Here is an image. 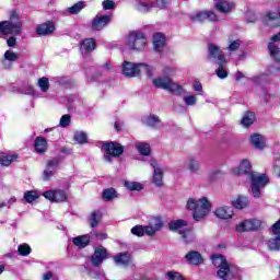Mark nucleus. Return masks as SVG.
Returning a JSON list of instances; mask_svg holds the SVG:
<instances>
[{
    "mask_svg": "<svg viewBox=\"0 0 280 280\" xmlns=\"http://www.w3.org/2000/svg\"><path fill=\"white\" fill-rule=\"evenodd\" d=\"M8 47H16V37L11 36L8 40H7Z\"/></svg>",
    "mask_w": 280,
    "mask_h": 280,
    "instance_id": "61",
    "label": "nucleus"
},
{
    "mask_svg": "<svg viewBox=\"0 0 280 280\" xmlns=\"http://www.w3.org/2000/svg\"><path fill=\"white\" fill-rule=\"evenodd\" d=\"M192 89L198 93H202V83L195 81L192 84Z\"/></svg>",
    "mask_w": 280,
    "mask_h": 280,
    "instance_id": "60",
    "label": "nucleus"
},
{
    "mask_svg": "<svg viewBox=\"0 0 280 280\" xmlns=\"http://www.w3.org/2000/svg\"><path fill=\"white\" fill-rule=\"evenodd\" d=\"M114 261L117 264V266H129V264L132 261V256L130 253H120L114 256Z\"/></svg>",
    "mask_w": 280,
    "mask_h": 280,
    "instance_id": "23",
    "label": "nucleus"
},
{
    "mask_svg": "<svg viewBox=\"0 0 280 280\" xmlns=\"http://www.w3.org/2000/svg\"><path fill=\"white\" fill-rule=\"evenodd\" d=\"M264 222L259 219L245 220L236 225L237 233H244L246 231H259Z\"/></svg>",
    "mask_w": 280,
    "mask_h": 280,
    "instance_id": "11",
    "label": "nucleus"
},
{
    "mask_svg": "<svg viewBox=\"0 0 280 280\" xmlns=\"http://www.w3.org/2000/svg\"><path fill=\"white\" fill-rule=\"evenodd\" d=\"M250 143L257 150H264L266 148V138L259 133H254L250 136Z\"/></svg>",
    "mask_w": 280,
    "mask_h": 280,
    "instance_id": "24",
    "label": "nucleus"
},
{
    "mask_svg": "<svg viewBox=\"0 0 280 280\" xmlns=\"http://www.w3.org/2000/svg\"><path fill=\"white\" fill-rule=\"evenodd\" d=\"M69 124H71V116L70 115H63L60 118L59 126H61V128H67V126H69Z\"/></svg>",
    "mask_w": 280,
    "mask_h": 280,
    "instance_id": "52",
    "label": "nucleus"
},
{
    "mask_svg": "<svg viewBox=\"0 0 280 280\" xmlns=\"http://www.w3.org/2000/svg\"><path fill=\"white\" fill-rule=\"evenodd\" d=\"M19 60V54L13 50H7L1 59L3 69H12V65Z\"/></svg>",
    "mask_w": 280,
    "mask_h": 280,
    "instance_id": "16",
    "label": "nucleus"
},
{
    "mask_svg": "<svg viewBox=\"0 0 280 280\" xmlns=\"http://www.w3.org/2000/svg\"><path fill=\"white\" fill-rule=\"evenodd\" d=\"M72 242L74 246H78V248H86V246H89V242H91V235L77 236Z\"/></svg>",
    "mask_w": 280,
    "mask_h": 280,
    "instance_id": "30",
    "label": "nucleus"
},
{
    "mask_svg": "<svg viewBox=\"0 0 280 280\" xmlns=\"http://www.w3.org/2000/svg\"><path fill=\"white\" fill-rule=\"evenodd\" d=\"M269 73H279V68H276L275 66H271L268 68Z\"/></svg>",
    "mask_w": 280,
    "mask_h": 280,
    "instance_id": "64",
    "label": "nucleus"
},
{
    "mask_svg": "<svg viewBox=\"0 0 280 280\" xmlns=\"http://www.w3.org/2000/svg\"><path fill=\"white\" fill-rule=\"evenodd\" d=\"M125 187L129 189V191H141V189H143V185L137 182H125Z\"/></svg>",
    "mask_w": 280,
    "mask_h": 280,
    "instance_id": "42",
    "label": "nucleus"
},
{
    "mask_svg": "<svg viewBox=\"0 0 280 280\" xmlns=\"http://www.w3.org/2000/svg\"><path fill=\"white\" fill-rule=\"evenodd\" d=\"M271 233L273 235H280V221L276 222L271 228Z\"/></svg>",
    "mask_w": 280,
    "mask_h": 280,
    "instance_id": "59",
    "label": "nucleus"
},
{
    "mask_svg": "<svg viewBox=\"0 0 280 280\" xmlns=\"http://www.w3.org/2000/svg\"><path fill=\"white\" fill-rule=\"evenodd\" d=\"M24 200L26 202H28V205H32V202H34V200H38V192H36L34 190H28V191L24 192Z\"/></svg>",
    "mask_w": 280,
    "mask_h": 280,
    "instance_id": "44",
    "label": "nucleus"
},
{
    "mask_svg": "<svg viewBox=\"0 0 280 280\" xmlns=\"http://www.w3.org/2000/svg\"><path fill=\"white\" fill-rule=\"evenodd\" d=\"M143 230L145 235H154L156 233L154 225H152L151 223L147 226H143Z\"/></svg>",
    "mask_w": 280,
    "mask_h": 280,
    "instance_id": "57",
    "label": "nucleus"
},
{
    "mask_svg": "<svg viewBox=\"0 0 280 280\" xmlns=\"http://www.w3.org/2000/svg\"><path fill=\"white\" fill-rule=\"evenodd\" d=\"M35 150L38 154H45L47 152V140L43 137H37L35 139Z\"/></svg>",
    "mask_w": 280,
    "mask_h": 280,
    "instance_id": "29",
    "label": "nucleus"
},
{
    "mask_svg": "<svg viewBox=\"0 0 280 280\" xmlns=\"http://www.w3.org/2000/svg\"><path fill=\"white\" fill-rule=\"evenodd\" d=\"M183 102L186 106H196V104H198V98L194 94L184 95Z\"/></svg>",
    "mask_w": 280,
    "mask_h": 280,
    "instance_id": "43",
    "label": "nucleus"
},
{
    "mask_svg": "<svg viewBox=\"0 0 280 280\" xmlns=\"http://www.w3.org/2000/svg\"><path fill=\"white\" fill-rule=\"evenodd\" d=\"M242 126H244V128H248L249 126H253V124H255V114L247 112L242 120H241Z\"/></svg>",
    "mask_w": 280,
    "mask_h": 280,
    "instance_id": "34",
    "label": "nucleus"
},
{
    "mask_svg": "<svg viewBox=\"0 0 280 280\" xmlns=\"http://www.w3.org/2000/svg\"><path fill=\"white\" fill-rule=\"evenodd\" d=\"M95 39L93 38H85L81 42L80 51L84 56L86 54H91V51H95Z\"/></svg>",
    "mask_w": 280,
    "mask_h": 280,
    "instance_id": "20",
    "label": "nucleus"
},
{
    "mask_svg": "<svg viewBox=\"0 0 280 280\" xmlns=\"http://www.w3.org/2000/svg\"><path fill=\"white\" fill-rule=\"evenodd\" d=\"M112 21V15L96 14L91 22V28L94 32H102Z\"/></svg>",
    "mask_w": 280,
    "mask_h": 280,
    "instance_id": "13",
    "label": "nucleus"
},
{
    "mask_svg": "<svg viewBox=\"0 0 280 280\" xmlns=\"http://www.w3.org/2000/svg\"><path fill=\"white\" fill-rule=\"evenodd\" d=\"M190 21L194 23H203V21L218 22V15L213 11H198L190 15Z\"/></svg>",
    "mask_w": 280,
    "mask_h": 280,
    "instance_id": "12",
    "label": "nucleus"
},
{
    "mask_svg": "<svg viewBox=\"0 0 280 280\" xmlns=\"http://www.w3.org/2000/svg\"><path fill=\"white\" fill-rule=\"evenodd\" d=\"M153 167V183L156 187H163V168L156 164V161L151 162Z\"/></svg>",
    "mask_w": 280,
    "mask_h": 280,
    "instance_id": "18",
    "label": "nucleus"
},
{
    "mask_svg": "<svg viewBox=\"0 0 280 280\" xmlns=\"http://www.w3.org/2000/svg\"><path fill=\"white\" fill-rule=\"evenodd\" d=\"M85 5L86 4L83 1L77 2L72 7L68 8L67 12H69V14H80V12L84 10Z\"/></svg>",
    "mask_w": 280,
    "mask_h": 280,
    "instance_id": "36",
    "label": "nucleus"
},
{
    "mask_svg": "<svg viewBox=\"0 0 280 280\" xmlns=\"http://www.w3.org/2000/svg\"><path fill=\"white\" fill-rule=\"evenodd\" d=\"M219 68L217 69L215 73L218 75V78H220L221 80H224V78L229 77V72H226V65H218Z\"/></svg>",
    "mask_w": 280,
    "mask_h": 280,
    "instance_id": "46",
    "label": "nucleus"
},
{
    "mask_svg": "<svg viewBox=\"0 0 280 280\" xmlns=\"http://www.w3.org/2000/svg\"><path fill=\"white\" fill-rule=\"evenodd\" d=\"M103 10H115L117 4H115V1L113 0H105L102 2Z\"/></svg>",
    "mask_w": 280,
    "mask_h": 280,
    "instance_id": "51",
    "label": "nucleus"
},
{
    "mask_svg": "<svg viewBox=\"0 0 280 280\" xmlns=\"http://www.w3.org/2000/svg\"><path fill=\"white\" fill-rule=\"evenodd\" d=\"M90 237H91V240H93V237H96V240H100L102 242L104 240H107L108 235L104 234V233L97 234L96 232H91Z\"/></svg>",
    "mask_w": 280,
    "mask_h": 280,
    "instance_id": "56",
    "label": "nucleus"
},
{
    "mask_svg": "<svg viewBox=\"0 0 280 280\" xmlns=\"http://www.w3.org/2000/svg\"><path fill=\"white\" fill-rule=\"evenodd\" d=\"M267 246L269 248V250H280V237L279 236H276L273 238H270L268 242H267Z\"/></svg>",
    "mask_w": 280,
    "mask_h": 280,
    "instance_id": "38",
    "label": "nucleus"
},
{
    "mask_svg": "<svg viewBox=\"0 0 280 280\" xmlns=\"http://www.w3.org/2000/svg\"><path fill=\"white\" fill-rule=\"evenodd\" d=\"M166 91H168V93H173V95H185V93H187V91L185 90V88H183V85L174 82V81H170Z\"/></svg>",
    "mask_w": 280,
    "mask_h": 280,
    "instance_id": "26",
    "label": "nucleus"
},
{
    "mask_svg": "<svg viewBox=\"0 0 280 280\" xmlns=\"http://www.w3.org/2000/svg\"><path fill=\"white\" fill-rule=\"evenodd\" d=\"M235 209H246L248 207V198L240 195L235 200L232 201Z\"/></svg>",
    "mask_w": 280,
    "mask_h": 280,
    "instance_id": "31",
    "label": "nucleus"
},
{
    "mask_svg": "<svg viewBox=\"0 0 280 280\" xmlns=\"http://www.w3.org/2000/svg\"><path fill=\"white\" fill-rule=\"evenodd\" d=\"M185 258L191 266H200V264H205V258H202V255L196 250L188 252Z\"/></svg>",
    "mask_w": 280,
    "mask_h": 280,
    "instance_id": "19",
    "label": "nucleus"
},
{
    "mask_svg": "<svg viewBox=\"0 0 280 280\" xmlns=\"http://www.w3.org/2000/svg\"><path fill=\"white\" fill-rule=\"evenodd\" d=\"M46 200H50V202H65L67 200V192L65 190H47L43 194Z\"/></svg>",
    "mask_w": 280,
    "mask_h": 280,
    "instance_id": "15",
    "label": "nucleus"
},
{
    "mask_svg": "<svg viewBox=\"0 0 280 280\" xmlns=\"http://www.w3.org/2000/svg\"><path fill=\"white\" fill-rule=\"evenodd\" d=\"M261 80H266V75L265 74L258 75V77L254 78L255 84H261Z\"/></svg>",
    "mask_w": 280,
    "mask_h": 280,
    "instance_id": "62",
    "label": "nucleus"
},
{
    "mask_svg": "<svg viewBox=\"0 0 280 280\" xmlns=\"http://www.w3.org/2000/svg\"><path fill=\"white\" fill-rule=\"evenodd\" d=\"M215 8L219 12L229 14V12H233V10H235V3L229 2L226 0H220L215 3Z\"/></svg>",
    "mask_w": 280,
    "mask_h": 280,
    "instance_id": "21",
    "label": "nucleus"
},
{
    "mask_svg": "<svg viewBox=\"0 0 280 280\" xmlns=\"http://www.w3.org/2000/svg\"><path fill=\"white\" fill-rule=\"evenodd\" d=\"M102 220V213L98 211H94L90 214L89 221L92 226V229H95L100 224V221Z\"/></svg>",
    "mask_w": 280,
    "mask_h": 280,
    "instance_id": "37",
    "label": "nucleus"
},
{
    "mask_svg": "<svg viewBox=\"0 0 280 280\" xmlns=\"http://www.w3.org/2000/svg\"><path fill=\"white\" fill-rule=\"evenodd\" d=\"M37 86H39L42 93H47L49 91V79L46 77L38 79Z\"/></svg>",
    "mask_w": 280,
    "mask_h": 280,
    "instance_id": "40",
    "label": "nucleus"
},
{
    "mask_svg": "<svg viewBox=\"0 0 280 280\" xmlns=\"http://www.w3.org/2000/svg\"><path fill=\"white\" fill-rule=\"evenodd\" d=\"M142 122L144 126H150L151 128H154V126H158V124H161V119L156 115H150L142 118Z\"/></svg>",
    "mask_w": 280,
    "mask_h": 280,
    "instance_id": "32",
    "label": "nucleus"
},
{
    "mask_svg": "<svg viewBox=\"0 0 280 280\" xmlns=\"http://www.w3.org/2000/svg\"><path fill=\"white\" fill-rule=\"evenodd\" d=\"M234 176H247L250 182L252 195L254 198L261 197V189L268 185V176L266 174L253 172V165L248 160H242L237 167L232 168Z\"/></svg>",
    "mask_w": 280,
    "mask_h": 280,
    "instance_id": "1",
    "label": "nucleus"
},
{
    "mask_svg": "<svg viewBox=\"0 0 280 280\" xmlns=\"http://www.w3.org/2000/svg\"><path fill=\"white\" fill-rule=\"evenodd\" d=\"M171 2L172 0H155V7L160 8V10H165Z\"/></svg>",
    "mask_w": 280,
    "mask_h": 280,
    "instance_id": "54",
    "label": "nucleus"
},
{
    "mask_svg": "<svg viewBox=\"0 0 280 280\" xmlns=\"http://www.w3.org/2000/svg\"><path fill=\"white\" fill-rule=\"evenodd\" d=\"M136 150H138L139 154L142 156H148L150 154V144L145 142H138L135 144Z\"/></svg>",
    "mask_w": 280,
    "mask_h": 280,
    "instance_id": "35",
    "label": "nucleus"
},
{
    "mask_svg": "<svg viewBox=\"0 0 280 280\" xmlns=\"http://www.w3.org/2000/svg\"><path fill=\"white\" fill-rule=\"evenodd\" d=\"M208 51V58L214 62V65H226V58L224 57V52H222L220 46L215 44H209Z\"/></svg>",
    "mask_w": 280,
    "mask_h": 280,
    "instance_id": "10",
    "label": "nucleus"
},
{
    "mask_svg": "<svg viewBox=\"0 0 280 280\" xmlns=\"http://www.w3.org/2000/svg\"><path fill=\"white\" fill-rule=\"evenodd\" d=\"M86 132L84 131H77L74 132V141H77L78 143H86Z\"/></svg>",
    "mask_w": 280,
    "mask_h": 280,
    "instance_id": "47",
    "label": "nucleus"
},
{
    "mask_svg": "<svg viewBox=\"0 0 280 280\" xmlns=\"http://www.w3.org/2000/svg\"><path fill=\"white\" fill-rule=\"evenodd\" d=\"M148 45V38L143 33L131 32L127 37V46L133 51H143Z\"/></svg>",
    "mask_w": 280,
    "mask_h": 280,
    "instance_id": "7",
    "label": "nucleus"
},
{
    "mask_svg": "<svg viewBox=\"0 0 280 280\" xmlns=\"http://www.w3.org/2000/svg\"><path fill=\"white\" fill-rule=\"evenodd\" d=\"M168 228L171 231H176L182 235L185 244H191L196 240L191 228H189V223L186 220L177 219L173 220L168 223Z\"/></svg>",
    "mask_w": 280,
    "mask_h": 280,
    "instance_id": "6",
    "label": "nucleus"
},
{
    "mask_svg": "<svg viewBox=\"0 0 280 280\" xmlns=\"http://www.w3.org/2000/svg\"><path fill=\"white\" fill-rule=\"evenodd\" d=\"M213 213L219 220H231L234 215L233 208L229 206H220Z\"/></svg>",
    "mask_w": 280,
    "mask_h": 280,
    "instance_id": "17",
    "label": "nucleus"
},
{
    "mask_svg": "<svg viewBox=\"0 0 280 280\" xmlns=\"http://www.w3.org/2000/svg\"><path fill=\"white\" fill-rule=\"evenodd\" d=\"M140 73H145L148 78H152L154 68L148 63H132L130 61L122 63V74H125L126 78H137Z\"/></svg>",
    "mask_w": 280,
    "mask_h": 280,
    "instance_id": "5",
    "label": "nucleus"
},
{
    "mask_svg": "<svg viewBox=\"0 0 280 280\" xmlns=\"http://www.w3.org/2000/svg\"><path fill=\"white\" fill-rule=\"evenodd\" d=\"M55 31H56V26L51 22H47L37 26V34L39 36H47L49 34H52V32Z\"/></svg>",
    "mask_w": 280,
    "mask_h": 280,
    "instance_id": "25",
    "label": "nucleus"
},
{
    "mask_svg": "<svg viewBox=\"0 0 280 280\" xmlns=\"http://www.w3.org/2000/svg\"><path fill=\"white\" fill-rule=\"evenodd\" d=\"M186 165L191 174H198L200 172V161L196 156H189Z\"/></svg>",
    "mask_w": 280,
    "mask_h": 280,
    "instance_id": "27",
    "label": "nucleus"
},
{
    "mask_svg": "<svg viewBox=\"0 0 280 280\" xmlns=\"http://www.w3.org/2000/svg\"><path fill=\"white\" fill-rule=\"evenodd\" d=\"M102 150L106 153L104 159L107 163H112L113 156H121L124 154V148L117 142H105Z\"/></svg>",
    "mask_w": 280,
    "mask_h": 280,
    "instance_id": "8",
    "label": "nucleus"
},
{
    "mask_svg": "<svg viewBox=\"0 0 280 280\" xmlns=\"http://www.w3.org/2000/svg\"><path fill=\"white\" fill-rule=\"evenodd\" d=\"M151 224L156 232L161 231V229H163V219H161V217H155Z\"/></svg>",
    "mask_w": 280,
    "mask_h": 280,
    "instance_id": "48",
    "label": "nucleus"
},
{
    "mask_svg": "<svg viewBox=\"0 0 280 280\" xmlns=\"http://www.w3.org/2000/svg\"><path fill=\"white\" fill-rule=\"evenodd\" d=\"M241 45H242V40L236 39V40L230 42L228 49H229V51H237V49H240Z\"/></svg>",
    "mask_w": 280,
    "mask_h": 280,
    "instance_id": "53",
    "label": "nucleus"
},
{
    "mask_svg": "<svg viewBox=\"0 0 280 280\" xmlns=\"http://www.w3.org/2000/svg\"><path fill=\"white\" fill-rule=\"evenodd\" d=\"M136 7H137V10H139V12H150V10L154 8V3L148 2L145 0H138V3L136 4Z\"/></svg>",
    "mask_w": 280,
    "mask_h": 280,
    "instance_id": "33",
    "label": "nucleus"
},
{
    "mask_svg": "<svg viewBox=\"0 0 280 280\" xmlns=\"http://www.w3.org/2000/svg\"><path fill=\"white\" fill-rule=\"evenodd\" d=\"M165 48V35L162 33H156L153 35V49L154 51H163Z\"/></svg>",
    "mask_w": 280,
    "mask_h": 280,
    "instance_id": "22",
    "label": "nucleus"
},
{
    "mask_svg": "<svg viewBox=\"0 0 280 280\" xmlns=\"http://www.w3.org/2000/svg\"><path fill=\"white\" fill-rule=\"evenodd\" d=\"M42 280H60V278L54 271H46L43 273Z\"/></svg>",
    "mask_w": 280,
    "mask_h": 280,
    "instance_id": "50",
    "label": "nucleus"
},
{
    "mask_svg": "<svg viewBox=\"0 0 280 280\" xmlns=\"http://www.w3.org/2000/svg\"><path fill=\"white\" fill-rule=\"evenodd\" d=\"M60 163H62V159L60 158H52L47 161L46 163V168L44 170L43 173V179L44 180H51L54 178V175L58 170H60Z\"/></svg>",
    "mask_w": 280,
    "mask_h": 280,
    "instance_id": "9",
    "label": "nucleus"
},
{
    "mask_svg": "<svg viewBox=\"0 0 280 280\" xmlns=\"http://www.w3.org/2000/svg\"><path fill=\"white\" fill-rule=\"evenodd\" d=\"M14 159H16V155H3L0 158V165L8 167L9 165H12Z\"/></svg>",
    "mask_w": 280,
    "mask_h": 280,
    "instance_id": "45",
    "label": "nucleus"
},
{
    "mask_svg": "<svg viewBox=\"0 0 280 280\" xmlns=\"http://www.w3.org/2000/svg\"><path fill=\"white\" fill-rule=\"evenodd\" d=\"M23 32V21L16 11L10 13L8 21L0 22V34L3 36H21Z\"/></svg>",
    "mask_w": 280,
    "mask_h": 280,
    "instance_id": "4",
    "label": "nucleus"
},
{
    "mask_svg": "<svg viewBox=\"0 0 280 280\" xmlns=\"http://www.w3.org/2000/svg\"><path fill=\"white\" fill-rule=\"evenodd\" d=\"M18 253H19V255H21V257H27V255H30V253H32V247H30V245L27 243H23V244L19 245Z\"/></svg>",
    "mask_w": 280,
    "mask_h": 280,
    "instance_id": "41",
    "label": "nucleus"
},
{
    "mask_svg": "<svg viewBox=\"0 0 280 280\" xmlns=\"http://www.w3.org/2000/svg\"><path fill=\"white\" fill-rule=\"evenodd\" d=\"M117 198V191L114 188H107L103 191V200H115Z\"/></svg>",
    "mask_w": 280,
    "mask_h": 280,
    "instance_id": "39",
    "label": "nucleus"
},
{
    "mask_svg": "<svg viewBox=\"0 0 280 280\" xmlns=\"http://www.w3.org/2000/svg\"><path fill=\"white\" fill-rule=\"evenodd\" d=\"M211 261L214 268H218L217 277L222 280H233L240 277V268L229 262L226 258L221 254H213Z\"/></svg>",
    "mask_w": 280,
    "mask_h": 280,
    "instance_id": "2",
    "label": "nucleus"
},
{
    "mask_svg": "<svg viewBox=\"0 0 280 280\" xmlns=\"http://www.w3.org/2000/svg\"><path fill=\"white\" fill-rule=\"evenodd\" d=\"M275 172L280 176V159L275 161Z\"/></svg>",
    "mask_w": 280,
    "mask_h": 280,
    "instance_id": "63",
    "label": "nucleus"
},
{
    "mask_svg": "<svg viewBox=\"0 0 280 280\" xmlns=\"http://www.w3.org/2000/svg\"><path fill=\"white\" fill-rule=\"evenodd\" d=\"M132 235H137L138 237H143L145 235V232L143 230V226L141 225H136L131 229Z\"/></svg>",
    "mask_w": 280,
    "mask_h": 280,
    "instance_id": "49",
    "label": "nucleus"
},
{
    "mask_svg": "<svg viewBox=\"0 0 280 280\" xmlns=\"http://www.w3.org/2000/svg\"><path fill=\"white\" fill-rule=\"evenodd\" d=\"M104 259H108V249L104 246L96 247L91 257L92 266L100 267L101 264H104Z\"/></svg>",
    "mask_w": 280,
    "mask_h": 280,
    "instance_id": "14",
    "label": "nucleus"
},
{
    "mask_svg": "<svg viewBox=\"0 0 280 280\" xmlns=\"http://www.w3.org/2000/svg\"><path fill=\"white\" fill-rule=\"evenodd\" d=\"M180 277H183V275H180V272H178V271H168V272H166V278L168 280H179Z\"/></svg>",
    "mask_w": 280,
    "mask_h": 280,
    "instance_id": "55",
    "label": "nucleus"
},
{
    "mask_svg": "<svg viewBox=\"0 0 280 280\" xmlns=\"http://www.w3.org/2000/svg\"><path fill=\"white\" fill-rule=\"evenodd\" d=\"M186 207L189 211H192V218L196 222H201L211 213V201L207 197L199 199L189 198Z\"/></svg>",
    "mask_w": 280,
    "mask_h": 280,
    "instance_id": "3",
    "label": "nucleus"
},
{
    "mask_svg": "<svg viewBox=\"0 0 280 280\" xmlns=\"http://www.w3.org/2000/svg\"><path fill=\"white\" fill-rule=\"evenodd\" d=\"M171 80L172 79L170 77H158L153 79V86H155L156 89H163L164 91H166Z\"/></svg>",
    "mask_w": 280,
    "mask_h": 280,
    "instance_id": "28",
    "label": "nucleus"
},
{
    "mask_svg": "<svg viewBox=\"0 0 280 280\" xmlns=\"http://www.w3.org/2000/svg\"><path fill=\"white\" fill-rule=\"evenodd\" d=\"M163 73H164V78H170V75H174V73H176V69L166 67L163 70Z\"/></svg>",
    "mask_w": 280,
    "mask_h": 280,
    "instance_id": "58",
    "label": "nucleus"
}]
</instances>
